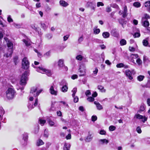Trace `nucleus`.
<instances>
[{
  "label": "nucleus",
  "instance_id": "obj_1",
  "mask_svg": "<svg viewBox=\"0 0 150 150\" xmlns=\"http://www.w3.org/2000/svg\"><path fill=\"white\" fill-rule=\"evenodd\" d=\"M16 94V91L11 88H8L6 91V98L10 100L14 98Z\"/></svg>",
  "mask_w": 150,
  "mask_h": 150
},
{
  "label": "nucleus",
  "instance_id": "obj_2",
  "mask_svg": "<svg viewBox=\"0 0 150 150\" xmlns=\"http://www.w3.org/2000/svg\"><path fill=\"white\" fill-rule=\"evenodd\" d=\"M28 72V71L25 72L22 75L20 82V84L22 85H25L26 84V82L28 80L27 77Z\"/></svg>",
  "mask_w": 150,
  "mask_h": 150
},
{
  "label": "nucleus",
  "instance_id": "obj_3",
  "mask_svg": "<svg viewBox=\"0 0 150 150\" xmlns=\"http://www.w3.org/2000/svg\"><path fill=\"white\" fill-rule=\"evenodd\" d=\"M37 88L36 87H33L31 88L30 92V94L31 95H33L35 97L38 96L39 94L42 91V89H40L39 91H37Z\"/></svg>",
  "mask_w": 150,
  "mask_h": 150
},
{
  "label": "nucleus",
  "instance_id": "obj_4",
  "mask_svg": "<svg viewBox=\"0 0 150 150\" xmlns=\"http://www.w3.org/2000/svg\"><path fill=\"white\" fill-rule=\"evenodd\" d=\"M36 70L38 72L41 73H45L48 76H50L51 75L50 71L42 67H39L37 68Z\"/></svg>",
  "mask_w": 150,
  "mask_h": 150
},
{
  "label": "nucleus",
  "instance_id": "obj_5",
  "mask_svg": "<svg viewBox=\"0 0 150 150\" xmlns=\"http://www.w3.org/2000/svg\"><path fill=\"white\" fill-rule=\"evenodd\" d=\"M22 67L25 69H27L29 67V62L26 57H25L22 60Z\"/></svg>",
  "mask_w": 150,
  "mask_h": 150
},
{
  "label": "nucleus",
  "instance_id": "obj_6",
  "mask_svg": "<svg viewBox=\"0 0 150 150\" xmlns=\"http://www.w3.org/2000/svg\"><path fill=\"white\" fill-rule=\"evenodd\" d=\"M93 133L90 131H89L87 136L84 139L85 141L87 142H89L93 140Z\"/></svg>",
  "mask_w": 150,
  "mask_h": 150
},
{
  "label": "nucleus",
  "instance_id": "obj_7",
  "mask_svg": "<svg viewBox=\"0 0 150 150\" xmlns=\"http://www.w3.org/2000/svg\"><path fill=\"white\" fill-rule=\"evenodd\" d=\"M79 70V72L81 73L79 75V76H83L86 75V67L84 65H81L80 66Z\"/></svg>",
  "mask_w": 150,
  "mask_h": 150
},
{
  "label": "nucleus",
  "instance_id": "obj_8",
  "mask_svg": "<svg viewBox=\"0 0 150 150\" xmlns=\"http://www.w3.org/2000/svg\"><path fill=\"white\" fill-rule=\"evenodd\" d=\"M54 84H53L52 85L50 86V87L49 89V91L51 94L54 95V96H56L57 95V91L54 89Z\"/></svg>",
  "mask_w": 150,
  "mask_h": 150
},
{
  "label": "nucleus",
  "instance_id": "obj_9",
  "mask_svg": "<svg viewBox=\"0 0 150 150\" xmlns=\"http://www.w3.org/2000/svg\"><path fill=\"white\" fill-rule=\"evenodd\" d=\"M64 60L63 59H59L58 62V65L60 69H62L64 67Z\"/></svg>",
  "mask_w": 150,
  "mask_h": 150
},
{
  "label": "nucleus",
  "instance_id": "obj_10",
  "mask_svg": "<svg viewBox=\"0 0 150 150\" xmlns=\"http://www.w3.org/2000/svg\"><path fill=\"white\" fill-rule=\"evenodd\" d=\"M127 77L130 80L133 79V77L132 76V73L129 69H127L125 71V73Z\"/></svg>",
  "mask_w": 150,
  "mask_h": 150
},
{
  "label": "nucleus",
  "instance_id": "obj_11",
  "mask_svg": "<svg viewBox=\"0 0 150 150\" xmlns=\"http://www.w3.org/2000/svg\"><path fill=\"white\" fill-rule=\"evenodd\" d=\"M5 40L6 41L7 47L9 48L12 49L13 44L7 38H4Z\"/></svg>",
  "mask_w": 150,
  "mask_h": 150
},
{
  "label": "nucleus",
  "instance_id": "obj_12",
  "mask_svg": "<svg viewBox=\"0 0 150 150\" xmlns=\"http://www.w3.org/2000/svg\"><path fill=\"white\" fill-rule=\"evenodd\" d=\"M38 99L37 98L35 99V102L33 105L29 104L28 105V108L30 110H31L35 106L37 105L38 103Z\"/></svg>",
  "mask_w": 150,
  "mask_h": 150
},
{
  "label": "nucleus",
  "instance_id": "obj_13",
  "mask_svg": "<svg viewBox=\"0 0 150 150\" xmlns=\"http://www.w3.org/2000/svg\"><path fill=\"white\" fill-rule=\"evenodd\" d=\"M108 140L104 139H100L98 140V142L100 144L103 145L104 144L107 145L109 142Z\"/></svg>",
  "mask_w": 150,
  "mask_h": 150
},
{
  "label": "nucleus",
  "instance_id": "obj_14",
  "mask_svg": "<svg viewBox=\"0 0 150 150\" xmlns=\"http://www.w3.org/2000/svg\"><path fill=\"white\" fill-rule=\"evenodd\" d=\"M142 25L145 27H148L149 24V21L146 20H145L143 18L142 19Z\"/></svg>",
  "mask_w": 150,
  "mask_h": 150
},
{
  "label": "nucleus",
  "instance_id": "obj_15",
  "mask_svg": "<svg viewBox=\"0 0 150 150\" xmlns=\"http://www.w3.org/2000/svg\"><path fill=\"white\" fill-rule=\"evenodd\" d=\"M13 52L12 49L8 48L7 53L5 54L4 56H5L6 57H8L10 56L12 54Z\"/></svg>",
  "mask_w": 150,
  "mask_h": 150
},
{
  "label": "nucleus",
  "instance_id": "obj_16",
  "mask_svg": "<svg viewBox=\"0 0 150 150\" xmlns=\"http://www.w3.org/2000/svg\"><path fill=\"white\" fill-rule=\"evenodd\" d=\"M94 103L96 105V108L98 110H100L103 109L102 106L98 102L95 101Z\"/></svg>",
  "mask_w": 150,
  "mask_h": 150
},
{
  "label": "nucleus",
  "instance_id": "obj_17",
  "mask_svg": "<svg viewBox=\"0 0 150 150\" xmlns=\"http://www.w3.org/2000/svg\"><path fill=\"white\" fill-rule=\"evenodd\" d=\"M127 15V8L126 6H125L124 8L123 11H122V17L125 18Z\"/></svg>",
  "mask_w": 150,
  "mask_h": 150
},
{
  "label": "nucleus",
  "instance_id": "obj_18",
  "mask_svg": "<svg viewBox=\"0 0 150 150\" xmlns=\"http://www.w3.org/2000/svg\"><path fill=\"white\" fill-rule=\"evenodd\" d=\"M59 4L61 6L64 7L67 6L69 5L67 3L63 0L60 1Z\"/></svg>",
  "mask_w": 150,
  "mask_h": 150
},
{
  "label": "nucleus",
  "instance_id": "obj_19",
  "mask_svg": "<svg viewBox=\"0 0 150 150\" xmlns=\"http://www.w3.org/2000/svg\"><path fill=\"white\" fill-rule=\"evenodd\" d=\"M87 5L88 7H90L91 9L94 10L95 6V4H94L92 2H88L87 3Z\"/></svg>",
  "mask_w": 150,
  "mask_h": 150
},
{
  "label": "nucleus",
  "instance_id": "obj_20",
  "mask_svg": "<svg viewBox=\"0 0 150 150\" xmlns=\"http://www.w3.org/2000/svg\"><path fill=\"white\" fill-rule=\"evenodd\" d=\"M23 40L26 46H28L30 45L31 42L28 38H27L26 39H23Z\"/></svg>",
  "mask_w": 150,
  "mask_h": 150
},
{
  "label": "nucleus",
  "instance_id": "obj_21",
  "mask_svg": "<svg viewBox=\"0 0 150 150\" xmlns=\"http://www.w3.org/2000/svg\"><path fill=\"white\" fill-rule=\"evenodd\" d=\"M48 122L50 126H54L55 127L57 126V125L54 122L52 121L51 120L49 119L48 120Z\"/></svg>",
  "mask_w": 150,
  "mask_h": 150
},
{
  "label": "nucleus",
  "instance_id": "obj_22",
  "mask_svg": "<svg viewBox=\"0 0 150 150\" xmlns=\"http://www.w3.org/2000/svg\"><path fill=\"white\" fill-rule=\"evenodd\" d=\"M110 35L109 33L108 32H104L102 34V36L105 38H108L110 36Z\"/></svg>",
  "mask_w": 150,
  "mask_h": 150
},
{
  "label": "nucleus",
  "instance_id": "obj_23",
  "mask_svg": "<svg viewBox=\"0 0 150 150\" xmlns=\"http://www.w3.org/2000/svg\"><path fill=\"white\" fill-rule=\"evenodd\" d=\"M55 103H56L55 102L52 103L51 104V107L50 110V111H54L56 110V108L55 106Z\"/></svg>",
  "mask_w": 150,
  "mask_h": 150
},
{
  "label": "nucleus",
  "instance_id": "obj_24",
  "mask_svg": "<svg viewBox=\"0 0 150 150\" xmlns=\"http://www.w3.org/2000/svg\"><path fill=\"white\" fill-rule=\"evenodd\" d=\"M44 144V143L43 142L42 140L40 139L37 141V145L38 146H39L43 144Z\"/></svg>",
  "mask_w": 150,
  "mask_h": 150
},
{
  "label": "nucleus",
  "instance_id": "obj_25",
  "mask_svg": "<svg viewBox=\"0 0 150 150\" xmlns=\"http://www.w3.org/2000/svg\"><path fill=\"white\" fill-rule=\"evenodd\" d=\"M51 51H49L44 54L43 56L47 58L49 57L50 56Z\"/></svg>",
  "mask_w": 150,
  "mask_h": 150
},
{
  "label": "nucleus",
  "instance_id": "obj_26",
  "mask_svg": "<svg viewBox=\"0 0 150 150\" xmlns=\"http://www.w3.org/2000/svg\"><path fill=\"white\" fill-rule=\"evenodd\" d=\"M70 146V144L68 145L67 144H65L64 147V150H69Z\"/></svg>",
  "mask_w": 150,
  "mask_h": 150
},
{
  "label": "nucleus",
  "instance_id": "obj_27",
  "mask_svg": "<svg viewBox=\"0 0 150 150\" xmlns=\"http://www.w3.org/2000/svg\"><path fill=\"white\" fill-rule=\"evenodd\" d=\"M134 117H136L137 119H142L143 118V116L139 114H137L135 115Z\"/></svg>",
  "mask_w": 150,
  "mask_h": 150
},
{
  "label": "nucleus",
  "instance_id": "obj_28",
  "mask_svg": "<svg viewBox=\"0 0 150 150\" xmlns=\"http://www.w3.org/2000/svg\"><path fill=\"white\" fill-rule=\"evenodd\" d=\"M68 87L67 85H64L62 88V92H65L67 91Z\"/></svg>",
  "mask_w": 150,
  "mask_h": 150
},
{
  "label": "nucleus",
  "instance_id": "obj_29",
  "mask_svg": "<svg viewBox=\"0 0 150 150\" xmlns=\"http://www.w3.org/2000/svg\"><path fill=\"white\" fill-rule=\"evenodd\" d=\"M77 91V89L76 87L74 88L72 90L71 92L73 93L72 96L73 97H74L76 92Z\"/></svg>",
  "mask_w": 150,
  "mask_h": 150
},
{
  "label": "nucleus",
  "instance_id": "obj_30",
  "mask_svg": "<svg viewBox=\"0 0 150 150\" xmlns=\"http://www.w3.org/2000/svg\"><path fill=\"white\" fill-rule=\"evenodd\" d=\"M94 33L95 34H98L100 32V29L99 28L97 29L96 28H94L93 29Z\"/></svg>",
  "mask_w": 150,
  "mask_h": 150
},
{
  "label": "nucleus",
  "instance_id": "obj_31",
  "mask_svg": "<svg viewBox=\"0 0 150 150\" xmlns=\"http://www.w3.org/2000/svg\"><path fill=\"white\" fill-rule=\"evenodd\" d=\"M46 122V121L45 120H43L42 119H40L39 120V123L41 125V126H43Z\"/></svg>",
  "mask_w": 150,
  "mask_h": 150
},
{
  "label": "nucleus",
  "instance_id": "obj_32",
  "mask_svg": "<svg viewBox=\"0 0 150 150\" xmlns=\"http://www.w3.org/2000/svg\"><path fill=\"white\" fill-rule=\"evenodd\" d=\"M144 78V76L143 75H139L137 76V79L138 81H142Z\"/></svg>",
  "mask_w": 150,
  "mask_h": 150
},
{
  "label": "nucleus",
  "instance_id": "obj_33",
  "mask_svg": "<svg viewBox=\"0 0 150 150\" xmlns=\"http://www.w3.org/2000/svg\"><path fill=\"white\" fill-rule=\"evenodd\" d=\"M98 89L101 90L102 92H105V89H104V87L102 86H98Z\"/></svg>",
  "mask_w": 150,
  "mask_h": 150
},
{
  "label": "nucleus",
  "instance_id": "obj_34",
  "mask_svg": "<svg viewBox=\"0 0 150 150\" xmlns=\"http://www.w3.org/2000/svg\"><path fill=\"white\" fill-rule=\"evenodd\" d=\"M126 41L124 39H122L120 41V43L121 45H124L126 44Z\"/></svg>",
  "mask_w": 150,
  "mask_h": 150
},
{
  "label": "nucleus",
  "instance_id": "obj_35",
  "mask_svg": "<svg viewBox=\"0 0 150 150\" xmlns=\"http://www.w3.org/2000/svg\"><path fill=\"white\" fill-rule=\"evenodd\" d=\"M144 107L143 105L140 106L139 110L137 112L139 113H141L144 110Z\"/></svg>",
  "mask_w": 150,
  "mask_h": 150
},
{
  "label": "nucleus",
  "instance_id": "obj_36",
  "mask_svg": "<svg viewBox=\"0 0 150 150\" xmlns=\"http://www.w3.org/2000/svg\"><path fill=\"white\" fill-rule=\"evenodd\" d=\"M133 6L137 8H138L141 6V4L139 2H135L133 3Z\"/></svg>",
  "mask_w": 150,
  "mask_h": 150
},
{
  "label": "nucleus",
  "instance_id": "obj_37",
  "mask_svg": "<svg viewBox=\"0 0 150 150\" xmlns=\"http://www.w3.org/2000/svg\"><path fill=\"white\" fill-rule=\"evenodd\" d=\"M145 6L148 8H149L150 7V1H146L144 4Z\"/></svg>",
  "mask_w": 150,
  "mask_h": 150
},
{
  "label": "nucleus",
  "instance_id": "obj_38",
  "mask_svg": "<svg viewBox=\"0 0 150 150\" xmlns=\"http://www.w3.org/2000/svg\"><path fill=\"white\" fill-rule=\"evenodd\" d=\"M23 139L25 141L28 139V134L27 133H24L23 134Z\"/></svg>",
  "mask_w": 150,
  "mask_h": 150
},
{
  "label": "nucleus",
  "instance_id": "obj_39",
  "mask_svg": "<svg viewBox=\"0 0 150 150\" xmlns=\"http://www.w3.org/2000/svg\"><path fill=\"white\" fill-rule=\"evenodd\" d=\"M83 58V57L81 55H77L76 57V59L80 61H81Z\"/></svg>",
  "mask_w": 150,
  "mask_h": 150
},
{
  "label": "nucleus",
  "instance_id": "obj_40",
  "mask_svg": "<svg viewBox=\"0 0 150 150\" xmlns=\"http://www.w3.org/2000/svg\"><path fill=\"white\" fill-rule=\"evenodd\" d=\"M31 27L33 29L36 31L38 30V29H39V28L37 27V26L35 25H32Z\"/></svg>",
  "mask_w": 150,
  "mask_h": 150
},
{
  "label": "nucleus",
  "instance_id": "obj_41",
  "mask_svg": "<svg viewBox=\"0 0 150 150\" xmlns=\"http://www.w3.org/2000/svg\"><path fill=\"white\" fill-rule=\"evenodd\" d=\"M116 129V127L113 125L110 126L109 127V130L110 131H113L114 130Z\"/></svg>",
  "mask_w": 150,
  "mask_h": 150
},
{
  "label": "nucleus",
  "instance_id": "obj_42",
  "mask_svg": "<svg viewBox=\"0 0 150 150\" xmlns=\"http://www.w3.org/2000/svg\"><path fill=\"white\" fill-rule=\"evenodd\" d=\"M142 43L143 45L144 46H147L148 44V41L146 40H143L142 42Z\"/></svg>",
  "mask_w": 150,
  "mask_h": 150
},
{
  "label": "nucleus",
  "instance_id": "obj_43",
  "mask_svg": "<svg viewBox=\"0 0 150 150\" xmlns=\"http://www.w3.org/2000/svg\"><path fill=\"white\" fill-rule=\"evenodd\" d=\"M87 100L90 102H91L93 101L94 100V98L93 97H90L87 98Z\"/></svg>",
  "mask_w": 150,
  "mask_h": 150
},
{
  "label": "nucleus",
  "instance_id": "obj_44",
  "mask_svg": "<svg viewBox=\"0 0 150 150\" xmlns=\"http://www.w3.org/2000/svg\"><path fill=\"white\" fill-rule=\"evenodd\" d=\"M7 21L9 23H11L13 22V20L11 18L10 15L8 16L7 18Z\"/></svg>",
  "mask_w": 150,
  "mask_h": 150
},
{
  "label": "nucleus",
  "instance_id": "obj_45",
  "mask_svg": "<svg viewBox=\"0 0 150 150\" xmlns=\"http://www.w3.org/2000/svg\"><path fill=\"white\" fill-rule=\"evenodd\" d=\"M60 84L61 85H67V83H66V81L65 80H63L61 81Z\"/></svg>",
  "mask_w": 150,
  "mask_h": 150
},
{
  "label": "nucleus",
  "instance_id": "obj_46",
  "mask_svg": "<svg viewBox=\"0 0 150 150\" xmlns=\"http://www.w3.org/2000/svg\"><path fill=\"white\" fill-rule=\"evenodd\" d=\"M136 131L138 133L140 134L142 132V130L140 127H138L136 128Z\"/></svg>",
  "mask_w": 150,
  "mask_h": 150
},
{
  "label": "nucleus",
  "instance_id": "obj_47",
  "mask_svg": "<svg viewBox=\"0 0 150 150\" xmlns=\"http://www.w3.org/2000/svg\"><path fill=\"white\" fill-rule=\"evenodd\" d=\"M74 98V101L75 103H77L79 101V98L77 96H75L74 97H73Z\"/></svg>",
  "mask_w": 150,
  "mask_h": 150
},
{
  "label": "nucleus",
  "instance_id": "obj_48",
  "mask_svg": "<svg viewBox=\"0 0 150 150\" xmlns=\"http://www.w3.org/2000/svg\"><path fill=\"white\" fill-rule=\"evenodd\" d=\"M41 25L44 29H46L47 28V26L45 23H41Z\"/></svg>",
  "mask_w": 150,
  "mask_h": 150
},
{
  "label": "nucleus",
  "instance_id": "obj_49",
  "mask_svg": "<svg viewBox=\"0 0 150 150\" xmlns=\"http://www.w3.org/2000/svg\"><path fill=\"white\" fill-rule=\"evenodd\" d=\"M140 35V33L138 32L136 33L134 35V38L139 37Z\"/></svg>",
  "mask_w": 150,
  "mask_h": 150
},
{
  "label": "nucleus",
  "instance_id": "obj_50",
  "mask_svg": "<svg viewBox=\"0 0 150 150\" xmlns=\"http://www.w3.org/2000/svg\"><path fill=\"white\" fill-rule=\"evenodd\" d=\"M124 66V64L122 63L117 64L116 65V67L117 68H121L123 67Z\"/></svg>",
  "mask_w": 150,
  "mask_h": 150
},
{
  "label": "nucleus",
  "instance_id": "obj_51",
  "mask_svg": "<svg viewBox=\"0 0 150 150\" xmlns=\"http://www.w3.org/2000/svg\"><path fill=\"white\" fill-rule=\"evenodd\" d=\"M44 136V137L47 138L48 137V134L47 131H46V130H45Z\"/></svg>",
  "mask_w": 150,
  "mask_h": 150
},
{
  "label": "nucleus",
  "instance_id": "obj_52",
  "mask_svg": "<svg viewBox=\"0 0 150 150\" xmlns=\"http://www.w3.org/2000/svg\"><path fill=\"white\" fill-rule=\"evenodd\" d=\"M136 62L139 65H140L142 63V61L139 58H138Z\"/></svg>",
  "mask_w": 150,
  "mask_h": 150
},
{
  "label": "nucleus",
  "instance_id": "obj_53",
  "mask_svg": "<svg viewBox=\"0 0 150 150\" xmlns=\"http://www.w3.org/2000/svg\"><path fill=\"white\" fill-rule=\"evenodd\" d=\"M85 94L87 96L90 95L91 94L90 90H88L86 92Z\"/></svg>",
  "mask_w": 150,
  "mask_h": 150
},
{
  "label": "nucleus",
  "instance_id": "obj_54",
  "mask_svg": "<svg viewBox=\"0 0 150 150\" xmlns=\"http://www.w3.org/2000/svg\"><path fill=\"white\" fill-rule=\"evenodd\" d=\"M104 4L102 2H98L97 3V6L99 7L100 6H104Z\"/></svg>",
  "mask_w": 150,
  "mask_h": 150
},
{
  "label": "nucleus",
  "instance_id": "obj_55",
  "mask_svg": "<svg viewBox=\"0 0 150 150\" xmlns=\"http://www.w3.org/2000/svg\"><path fill=\"white\" fill-rule=\"evenodd\" d=\"M106 132L103 130H101L99 132V133L101 135H105L106 134Z\"/></svg>",
  "mask_w": 150,
  "mask_h": 150
},
{
  "label": "nucleus",
  "instance_id": "obj_56",
  "mask_svg": "<svg viewBox=\"0 0 150 150\" xmlns=\"http://www.w3.org/2000/svg\"><path fill=\"white\" fill-rule=\"evenodd\" d=\"M46 37L48 39H51L52 37V35L51 34H47L46 35Z\"/></svg>",
  "mask_w": 150,
  "mask_h": 150
},
{
  "label": "nucleus",
  "instance_id": "obj_57",
  "mask_svg": "<svg viewBox=\"0 0 150 150\" xmlns=\"http://www.w3.org/2000/svg\"><path fill=\"white\" fill-rule=\"evenodd\" d=\"M97 117L96 116H93L92 117V120L93 121H95L97 120Z\"/></svg>",
  "mask_w": 150,
  "mask_h": 150
},
{
  "label": "nucleus",
  "instance_id": "obj_58",
  "mask_svg": "<svg viewBox=\"0 0 150 150\" xmlns=\"http://www.w3.org/2000/svg\"><path fill=\"white\" fill-rule=\"evenodd\" d=\"M69 35H66L64 37V40L65 41L67 40L69 37Z\"/></svg>",
  "mask_w": 150,
  "mask_h": 150
},
{
  "label": "nucleus",
  "instance_id": "obj_59",
  "mask_svg": "<svg viewBox=\"0 0 150 150\" xmlns=\"http://www.w3.org/2000/svg\"><path fill=\"white\" fill-rule=\"evenodd\" d=\"M106 11L108 12H109L111 11V9L110 7L108 6L106 9Z\"/></svg>",
  "mask_w": 150,
  "mask_h": 150
},
{
  "label": "nucleus",
  "instance_id": "obj_60",
  "mask_svg": "<svg viewBox=\"0 0 150 150\" xmlns=\"http://www.w3.org/2000/svg\"><path fill=\"white\" fill-rule=\"evenodd\" d=\"M78 78V76L76 74L73 75L71 77V78L73 79H75Z\"/></svg>",
  "mask_w": 150,
  "mask_h": 150
},
{
  "label": "nucleus",
  "instance_id": "obj_61",
  "mask_svg": "<svg viewBox=\"0 0 150 150\" xmlns=\"http://www.w3.org/2000/svg\"><path fill=\"white\" fill-rule=\"evenodd\" d=\"M83 36H81L78 39V41L79 43H80L83 40Z\"/></svg>",
  "mask_w": 150,
  "mask_h": 150
},
{
  "label": "nucleus",
  "instance_id": "obj_62",
  "mask_svg": "<svg viewBox=\"0 0 150 150\" xmlns=\"http://www.w3.org/2000/svg\"><path fill=\"white\" fill-rule=\"evenodd\" d=\"M14 26L16 28H20L21 27V25L18 24L14 23Z\"/></svg>",
  "mask_w": 150,
  "mask_h": 150
},
{
  "label": "nucleus",
  "instance_id": "obj_63",
  "mask_svg": "<svg viewBox=\"0 0 150 150\" xmlns=\"http://www.w3.org/2000/svg\"><path fill=\"white\" fill-rule=\"evenodd\" d=\"M98 71V69L97 68H96L95 69V70L93 71V73L95 75H96L97 74Z\"/></svg>",
  "mask_w": 150,
  "mask_h": 150
},
{
  "label": "nucleus",
  "instance_id": "obj_64",
  "mask_svg": "<svg viewBox=\"0 0 150 150\" xmlns=\"http://www.w3.org/2000/svg\"><path fill=\"white\" fill-rule=\"evenodd\" d=\"M71 138V135L70 133L66 137V138L67 139H70Z\"/></svg>",
  "mask_w": 150,
  "mask_h": 150
}]
</instances>
